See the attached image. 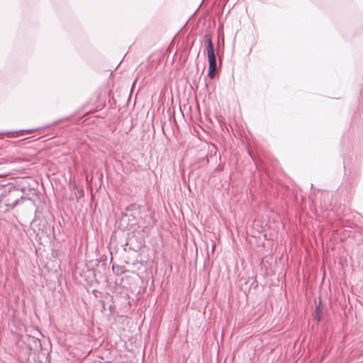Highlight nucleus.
Here are the masks:
<instances>
[{
	"instance_id": "nucleus-1",
	"label": "nucleus",
	"mask_w": 363,
	"mask_h": 363,
	"mask_svg": "<svg viewBox=\"0 0 363 363\" xmlns=\"http://www.w3.org/2000/svg\"><path fill=\"white\" fill-rule=\"evenodd\" d=\"M204 40L206 43V50L209 62L208 76L211 79H213L216 70V59L214 53V48L212 43L211 37L208 35H206L204 36Z\"/></svg>"
},
{
	"instance_id": "nucleus-2",
	"label": "nucleus",
	"mask_w": 363,
	"mask_h": 363,
	"mask_svg": "<svg viewBox=\"0 0 363 363\" xmlns=\"http://www.w3.org/2000/svg\"><path fill=\"white\" fill-rule=\"evenodd\" d=\"M20 198L19 192L16 189L9 191L5 194L2 195L1 202L9 207H14Z\"/></svg>"
}]
</instances>
